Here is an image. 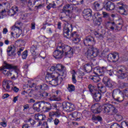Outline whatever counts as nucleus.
<instances>
[{
	"mask_svg": "<svg viewBox=\"0 0 128 128\" xmlns=\"http://www.w3.org/2000/svg\"><path fill=\"white\" fill-rule=\"evenodd\" d=\"M64 56L66 58H72L74 56V48L64 44H60L56 50L53 52V56L56 59L62 58Z\"/></svg>",
	"mask_w": 128,
	"mask_h": 128,
	"instance_id": "obj_1",
	"label": "nucleus"
},
{
	"mask_svg": "<svg viewBox=\"0 0 128 128\" xmlns=\"http://www.w3.org/2000/svg\"><path fill=\"white\" fill-rule=\"evenodd\" d=\"M88 88L95 102H100L102 98L104 96V92H106V87L103 86L101 83L98 84L97 87L90 84L88 86Z\"/></svg>",
	"mask_w": 128,
	"mask_h": 128,
	"instance_id": "obj_2",
	"label": "nucleus"
},
{
	"mask_svg": "<svg viewBox=\"0 0 128 128\" xmlns=\"http://www.w3.org/2000/svg\"><path fill=\"white\" fill-rule=\"evenodd\" d=\"M72 24L65 26L63 27V34L66 38H72L74 44H78L80 42V36L76 32H72Z\"/></svg>",
	"mask_w": 128,
	"mask_h": 128,
	"instance_id": "obj_3",
	"label": "nucleus"
},
{
	"mask_svg": "<svg viewBox=\"0 0 128 128\" xmlns=\"http://www.w3.org/2000/svg\"><path fill=\"white\" fill-rule=\"evenodd\" d=\"M13 68H14V64H8L6 61H4L2 66L0 67V72H2L6 76H12L10 72L8 70H12Z\"/></svg>",
	"mask_w": 128,
	"mask_h": 128,
	"instance_id": "obj_4",
	"label": "nucleus"
},
{
	"mask_svg": "<svg viewBox=\"0 0 128 128\" xmlns=\"http://www.w3.org/2000/svg\"><path fill=\"white\" fill-rule=\"evenodd\" d=\"M98 49L96 48L93 46L90 47L87 51L85 52V56H87V58H96V56L98 55Z\"/></svg>",
	"mask_w": 128,
	"mask_h": 128,
	"instance_id": "obj_5",
	"label": "nucleus"
},
{
	"mask_svg": "<svg viewBox=\"0 0 128 128\" xmlns=\"http://www.w3.org/2000/svg\"><path fill=\"white\" fill-rule=\"evenodd\" d=\"M112 70H108V67L102 66V68L96 67L94 69V73L98 76H104V73L106 72H110Z\"/></svg>",
	"mask_w": 128,
	"mask_h": 128,
	"instance_id": "obj_6",
	"label": "nucleus"
},
{
	"mask_svg": "<svg viewBox=\"0 0 128 128\" xmlns=\"http://www.w3.org/2000/svg\"><path fill=\"white\" fill-rule=\"evenodd\" d=\"M13 66H14V68L12 69L13 70L10 73L11 76H12L11 77V80H18V76L22 74V72H20V70L18 68V66L13 65Z\"/></svg>",
	"mask_w": 128,
	"mask_h": 128,
	"instance_id": "obj_7",
	"label": "nucleus"
},
{
	"mask_svg": "<svg viewBox=\"0 0 128 128\" xmlns=\"http://www.w3.org/2000/svg\"><path fill=\"white\" fill-rule=\"evenodd\" d=\"M126 72H128V68L124 66H122L121 68L117 72L118 74V78L120 80H124L128 76Z\"/></svg>",
	"mask_w": 128,
	"mask_h": 128,
	"instance_id": "obj_8",
	"label": "nucleus"
},
{
	"mask_svg": "<svg viewBox=\"0 0 128 128\" xmlns=\"http://www.w3.org/2000/svg\"><path fill=\"white\" fill-rule=\"evenodd\" d=\"M84 44L86 46H94L96 44L94 38L90 36H88L84 38Z\"/></svg>",
	"mask_w": 128,
	"mask_h": 128,
	"instance_id": "obj_9",
	"label": "nucleus"
},
{
	"mask_svg": "<svg viewBox=\"0 0 128 128\" xmlns=\"http://www.w3.org/2000/svg\"><path fill=\"white\" fill-rule=\"evenodd\" d=\"M102 82L105 84L106 88H114L116 82H112L108 76H104L102 79Z\"/></svg>",
	"mask_w": 128,
	"mask_h": 128,
	"instance_id": "obj_10",
	"label": "nucleus"
},
{
	"mask_svg": "<svg viewBox=\"0 0 128 128\" xmlns=\"http://www.w3.org/2000/svg\"><path fill=\"white\" fill-rule=\"evenodd\" d=\"M62 75L60 74L59 76L57 75V77L55 79L52 78L50 84L53 86H58V84H62V82L64 78V77H62Z\"/></svg>",
	"mask_w": 128,
	"mask_h": 128,
	"instance_id": "obj_11",
	"label": "nucleus"
},
{
	"mask_svg": "<svg viewBox=\"0 0 128 128\" xmlns=\"http://www.w3.org/2000/svg\"><path fill=\"white\" fill-rule=\"evenodd\" d=\"M116 94H118L120 96V90H113L112 98H114V100H115L116 102H124V96H118Z\"/></svg>",
	"mask_w": 128,
	"mask_h": 128,
	"instance_id": "obj_12",
	"label": "nucleus"
},
{
	"mask_svg": "<svg viewBox=\"0 0 128 128\" xmlns=\"http://www.w3.org/2000/svg\"><path fill=\"white\" fill-rule=\"evenodd\" d=\"M104 8L106 10H114L116 8L114 4L108 0H106L104 2Z\"/></svg>",
	"mask_w": 128,
	"mask_h": 128,
	"instance_id": "obj_13",
	"label": "nucleus"
},
{
	"mask_svg": "<svg viewBox=\"0 0 128 128\" xmlns=\"http://www.w3.org/2000/svg\"><path fill=\"white\" fill-rule=\"evenodd\" d=\"M60 20H62V22H66L68 25L65 24L64 26H70V24H68V20H70V14H68V11H67L66 12H62V14L61 16L60 17Z\"/></svg>",
	"mask_w": 128,
	"mask_h": 128,
	"instance_id": "obj_14",
	"label": "nucleus"
},
{
	"mask_svg": "<svg viewBox=\"0 0 128 128\" xmlns=\"http://www.w3.org/2000/svg\"><path fill=\"white\" fill-rule=\"evenodd\" d=\"M56 70H58L59 72H60V73L57 72L58 74H56V76H60V74H61L62 76V78H64V76L66 78V68L64 66H63L60 64H58L56 66Z\"/></svg>",
	"mask_w": 128,
	"mask_h": 128,
	"instance_id": "obj_15",
	"label": "nucleus"
},
{
	"mask_svg": "<svg viewBox=\"0 0 128 128\" xmlns=\"http://www.w3.org/2000/svg\"><path fill=\"white\" fill-rule=\"evenodd\" d=\"M107 60L110 62H116L118 60V53L114 52L108 54Z\"/></svg>",
	"mask_w": 128,
	"mask_h": 128,
	"instance_id": "obj_16",
	"label": "nucleus"
},
{
	"mask_svg": "<svg viewBox=\"0 0 128 128\" xmlns=\"http://www.w3.org/2000/svg\"><path fill=\"white\" fill-rule=\"evenodd\" d=\"M62 108L66 109L69 112H72L74 110V105L68 102H63L62 104Z\"/></svg>",
	"mask_w": 128,
	"mask_h": 128,
	"instance_id": "obj_17",
	"label": "nucleus"
},
{
	"mask_svg": "<svg viewBox=\"0 0 128 128\" xmlns=\"http://www.w3.org/2000/svg\"><path fill=\"white\" fill-rule=\"evenodd\" d=\"M118 5L119 6L118 12L120 14H122L123 16H128V10H126L124 4L121 2H120L118 3Z\"/></svg>",
	"mask_w": 128,
	"mask_h": 128,
	"instance_id": "obj_18",
	"label": "nucleus"
},
{
	"mask_svg": "<svg viewBox=\"0 0 128 128\" xmlns=\"http://www.w3.org/2000/svg\"><path fill=\"white\" fill-rule=\"evenodd\" d=\"M110 128H128V122L126 120L121 122L120 125L118 123H114L110 126Z\"/></svg>",
	"mask_w": 128,
	"mask_h": 128,
	"instance_id": "obj_19",
	"label": "nucleus"
},
{
	"mask_svg": "<svg viewBox=\"0 0 128 128\" xmlns=\"http://www.w3.org/2000/svg\"><path fill=\"white\" fill-rule=\"evenodd\" d=\"M91 110L94 114H100L102 112V106L98 103L94 104L91 106Z\"/></svg>",
	"mask_w": 128,
	"mask_h": 128,
	"instance_id": "obj_20",
	"label": "nucleus"
},
{
	"mask_svg": "<svg viewBox=\"0 0 128 128\" xmlns=\"http://www.w3.org/2000/svg\"><path fill=\"white\" fill-rule=\"evenodd\" d=\"M14 83L12 82V81L10 80H4L2 82V88L4 90H10V88H12Z\"/></svg>",
	"mask_w": 128,
	"mask_h": 128,
	"instance_id": "obj_21",
	"label": "nucleus"
},
{
	"mask_svg": "<svg viewBox=\"0 0 128 128\" xmlns=\"http://www.w3.org/2000/svg\"><path fill=\"white\" fill-rule=\"evenodd\" d=\"M45 103L46 102L44 101L38 102L34 103L32 106L33 110L38 112H40V108H42Z\"/></svg>",
	"mask_w": 128,
	"mask_h": 128,
	"instance_id": "obj_22",
	"label": "nucleus"
},
{
	"mask_svg": "<svg viewBox=\"0 0 128 128\" xmlns=\"http://www.w3.org/2000/svg\"><path fill=\"white\" fill-rule=\"evenodd\" d=\"M92 10L90 8L85 9L83 11V16L86 20H90L92 18Z\"/></svg>",
	"mask_w": 128,
	"mask_h": 128,
	"instance_id": "obj_23",
	"label": "nucleus"
},
{
	"mask_svg": "<svg viewBox=\"0 0 128 128\" xmlns=\"http://www.w3.org/2000/svg\"><path fill=\"white\" fill-rule=\"evenodd\" d=\"M70 118H73L74 120H77V122H80V120H82V113L74 112L72 114H70L69 116Z\"/></svg>",
	"mask_w": 128,
	"mask_h": 128,
	"instance_id": "obj_24",
	"label": "nucleus"
},
{
	"mask_svg": "<svg viewBox=\"0 0 128 128\" xmlns=\"http://www.w3.org/2000/svg\"><path fill=\"white\" fill-rule=\"evenodd\" d=\"M112 104H105L102 106V111L103 112L104 114H110L112 110Z\"/></svg>",
	"mask_w": 128,
	"mask_h": 128,
	"instance_id": "obj_25",
	"label": "nucleus"
},
{
	"mask_svg": "<svg viewBox=\"0 0 128 128\" xmlns=\"http://www.w3.org/2000/svg\"><path fill=\"white\" fill-rule=\"evenodd\" d=\"M56 74H58V72H56L54 73H48L47 76L45 78V80L46 82H48L49 84H50V82H52V80L54 78L55 76H56Z\"/></svg>",
	"mask_w": 128,
	"mask_h": 128,
	"instance_id": "obj_26",
	"label": "nucleus"
},
{
	"mask_svg": "<svg viewBox=\"0 0 128 128\" xmlns=\"http://www.w3.org/2000/svg\"><path fill=\"white\" fill-rule=\"evenodd\" d=\"M36 96L38 100H44V98H50V94L46 92H44L36 94Z\"/></svg>",
	"mask_w": 128,
	"mask_h": 128,
	"instance_id": "obj_27",
	"label": "nucleus"
},
{
	"mask_svg": "<svg viewBox=\"0 0 128 128\" xmlns=\"http://www.w3.org/2000/svg\"><path fill=\"white\" fill-rule=\"evenodd\" d=\"M38 48H40V46H38V42H36L35 44L31 46L30 50L33 56H36V50Z\"/></svg>",
	"mask_w": 128,
	"mask_h": 128,
	"instance_id": "obj_28",
	"label": "nucleus"
},
{
	"mask_svg": "<svg viewBox=\"0 0 128 128\" xmlns=\"http://www.w3.org/2000/svg\"><path fill=\"white\" fill-rule=\"evenodd\" d=\"M16 52V47L14 46H8L7 48V54L9 56H14Z\"/></svg>",
	"mask_w": 128,
	"mask_h": 128,
	"instance_id": "obj_29",
	"label": "nucleus"
},
{
	"mask_svg": "<svg viewBox=\"0 0 128 128\" xmlns=\"http://www.w3.org/2000/svg\"><path fill=\"white\" fill-rule=\"evenodd\" d=\"M48 2L49 4L46 8L48 10H50L52 8H54L56 6V4L54 2V0H48L47 3Z\"/></svg>",
	"mask_w": 128,
	"mask_h": 128,
	"instance_id": "obj_30",
	"label": "nucleus"
},
{
	"mask_svg": "<svg viewBox=\"0 0 128 128\" xmlns=\"http://www.w3.org/2000/svg\"><path fill=\"white\" fill-rule=\"evenodd\" d=\"M44 104H46V106L42 107L43 112H50V110H52V104H50L48 102H46Z\"/></svg>",
	"mask_w": 128,
	"mask_h": 128,
	"instance_id": "obj_31",
	"label": "nucleus"
},
{
	"mask_svg": "<svg viewBox=\"0 0 128 128\" xmlns=\"http://www.w3.org/2000/svg\"><path fill=\"white\" fill-rule=\"evenodd\" d=\"M72 6V4H66L65 6H64L62 9V12H68V14L70 12V10H73Z\"/></svg>",
	"mask_w": 128,
	"mask_h": 128,
	"instance_id": "obj_32",
	"label": "nucleus"
},
{
	"mask_svg": "<svg viewBox=\"0 0 128 128\" xmlns=\"http://www.w3.org/2000/svg\"><path fill=\"white\" fill-rule=\"evenodd\" d=\"M84 68L86 72L90 73L92 72V66L90 64H86L84 65Z\"/></svg>",
	"mask_w": 128,
	"mask_h": 128,
	"instance_id": "obj_33",
	"label": "nucleus"
},
{
	"mask_svg": "<svg viewBox=\"0 0 128 128\" xmlns=\"http://www.w3.org/2000/svg\"><path fill=\"white\" fill-rule=\"evenodd\" d=\"M36 120H46V116L42 114H36L34 116Z\"/></svg>",
	"mask_w": 128,
	"mask_h": 128,
	"instance_id": "obj_34",
	"label": "nucleus"
},
{
	"mask_svg": "<svg viewBox=\"0 0 128 128\" xmlns=\"http://www.w3.org/2000/svg\"><path fill=\"white\" fill-rule=\"evenodd\" d=\"M6 6H8V3L3 2L2 4L0 3V14H4L6 12L4 9Z\"/></svg>",
	"mask_w": 128,
	"mask_h": 128,
	"instance_id": "obj_35",
	"label": "nucleus"
},
{
	"mask_svg": "<svg viewBox=\"0 0 128 128\" xmlns=\"http://www.w3.org/2000/svg\"><path fill=\"white\" fill-rule=\"evenodd\" d=\"M11 30L12 32H14V34H17L18 32H22V30L20 27L14 26L12 27Z\"/></svg>",
	"mask_w": 128,
	"mask_h": 128,
	"instance_id": "obj_36",
	"label": "nucleus"
},
{
	"mask_svg": "<svg viewBox=\"0 0 128 128\" xmlns=\"http://www.w3.org/2000/svg\"><path fill=\"white\" fill-rule=\"evenodd\" d=\"M106 26H108L107 27V28L108 30H114V26H116V24H114V22H108L106 24Z\"/></svg>",
	"mask_w": 128,
	"mask_h": 128,
	"instance_id": "obj_37",
	"label": "nucleus"
},
{
	"mask_svg": "<svg viewBox=\"0 0 128 128\" xmlns=\"http://www.w3.org/2000/svg\"><path fill=\"white\" fill-rule=\"evenodd\" d=\"M49 116L50 118H58L60 116V113L58 111L50 112L49 113Z\"/></svg>",
	"mask_w": 128,
	"mask_h": 128,
	"instance_id": "obj_38",
	"label": "nucleus"
},
{
	"mask_svg": "<svg viewBox=\"0 0 128 128\" xmlns=\"http://www.w3.org/2000/svg\"><path fill=\"white\" fill-rule=\"evenodd\" d=\"M67 90L69 92H74L76 90V87L74 86L72 84H68L67 86Z\"/></svg>",
	"mask_w": 128,
	"mask_h": 128,
	"instance_id": "obj_39",
	"label": "nucleus"
},
{
	"mask_svg": "<svg viewBox=\"0 0 128 128\" xmlns=\"http://www.w3.org/2000/svg\"><path fill=\"white\" fill-rule=\"evenodd\" d=\"M90 79L91 80H93L94 82H100V77L96 76H90Z\"/></svg>",
	"mask_w": 128,
	"mask_h": 128,
	"instance_id": "obj_40",
	"label": "nucleus"
},
{
	"mask_svg": "<svg viewBox=\"0 0 128 128\" xmlns=\"http://www.w3.org/2000/svg\"><path fill=\"white\" fill-rule=\"evenodd\" d=\"M23 4H27L28 6H34V4H32V0H22Z\"/></svg>",
	"mask_w": 128,
	"mask_h": 128,
	"instance_id": "obj_41",
	"label": "nucleus"
},
{
	"mask_svg": "<svg viewBox=\"0 0 128 128\" xmlns=\"http://www.w3.org/2000/svg\"><path fill=\"white\" fill-rule=\"evenodd\" d=\"M16 12H18V7L17 6H13L12 10H10V12H12L11 16H14L15 14H16Z\"/></svg>",
	"mask_w": 128,
	"mask_h": 128,
	"instance_id": "obj_42",
	"label": "nucleus"
},
{
	"mask_svg": "<svg viewBox=\"0 0 128 128\" xmlns=\"http://www.w3.org/2000/svg\"><path fill=\"white\" fill-rule=\"evenodd\" d=\"M93 8L95 10H100V5L98 2H95L93 4Z\"/></svg>",
	"mask_w": 128,
	"mask_h": 128,
	"instance_id": "obj_43",
	"label": "nucleus"
},
{
	"mask_svg": "<svg viewBox=\"0 0 128 128\" xmlns=\"http://www.w3.org/2000/svg\"><path fill=\"white\" fill-rule=\"evenodd\" d=\"M54 26H52L48 28H46V32L49 34H52V32H54Z\"/></svg>",
	"mask_w": 128,
	"mask_h": 128,
	"instance_id": "obj_44",
	"label": "nucleus"
},
{
	"mask_svg": "<svg viewBox=\"0 0 128 128\" xmlns=\"http://www.w3.org/2000/svg\"><path fill=\"white\" fill-rule=\"evenodd\" d=\"M62 99L60 97H57L56 96H54L50 98V100L51 102L55 101V102H60Z\"/></svg>",
	"mask_w": 128,
	"mask_h": 128,
	"instance_id": "obj_45",
	"label": "nucleus"
},
{
	"mask_svg": "<svg viewBox=\"0 0 128 128\" xmlns=\"http://www.w3.org/2000/svg\"><path fill=\"white\" fill-rule=\"evenodd\" d=\"M62 104L60 103H57L56 104H55L53 106L54 108H56L58 110H62Z\"/></svg>",
	"mask_w": 128,
	"mask_h": 128,
	"instance_id": "obj_46",
	"label": "nucleus"
},
{
	"mask_svg": "<svg viewBox=\"0 0 128 128\" xmlns=\"http://www.w3.org/2000/svg\"><path fill=\"white\" fill-rule=\"evenodd\" d=\"M92 120H98V122H102V118L100 116H92Z\"/></svg>",
	"mask_w": 128,
	"mask_h": 128,
	"instance_id": "obj_47",
	"label": "nucleus"
},
{
	"mask_svg": "<svg viewBox=\"0 0 128 128\" xmlns=\"http://www.w3.org/2000/svg\"><path fill=\"white\" fill-rule=\"evenodd\" d=\"M39 88H40V90H48V86L46 84H43L40 85Z\"/></svg>",
	"mask_w": 128,
	"mask_h": 128,
	"instance_id": "obj_48",
	"label": "nucleus"
},
{
	"mask_svg": "<svg viewBox=\"0 0 128 128\" xmlns=\"http://www.w3.org/2000/svg\"><path fill=\"white\" fill-rule=\"evenodd\" d=\"M94 36H96V38L98 40H102L103 38L102 36V34H100L98 32H94Z\"/></svg>",
	"mask_w": 128,
	"mask_h": 128,
	"instance_id": "obj_49",
	"label": "nucleus"
},
{
	"mask_svg": "<svg viewBox=\"0 0 128 128\" xmlns=\"http://www.w3.org/2000/svg\"><path fill=\"white\" fill-rule=\"evenodd\" d=\"M110 112L112 114H116L118 112V109L112 105Z\"/></svg>",
	"mask_w": 128,
	"mask_h": 128,
	"instance_id": "obj_50",
	"label": "nucleus"
},
{
	"mask_svg": "<svg viewBox=\"0 0 128 128\" xmlns=\"http://www.w3.org/2000/svg\"><path fill=\"white\" fill-rule=\"evenodd\" d=\"M69 2H72L71 6H78L79 2L78 1H76V0H68Z\"/></svg>",
	"mask_w": 128,
	"mask_h": 128,
	"instance_id": "obj_51",
	"label": "nucleus"
},
{
	"mask_svg": "<svg viewBox=\"0 0 128 128\" xmlns=\"http://www.w3.org/2000/svg\"><path fill=\"white\" fill-rule=\"evenodd\" d=\"M102 18H98V19L94 22L95 26H100V24H102Z\"/></svg>",
	"mask_w": 128,
	"mask_h": 128,
	"instance_id": "obj_52",
	"label": "nucleus"
},
{
	"mask_svg": "<svg viewBox=\"0 0 128 128\" xmlns=\"http://www.w3.org/2000/svg\"><path fill=\"white\" fill-rule=\"evenodd\" d=\"M115 119L118 122H120V120H122V115H120V114H116L115 116Z\"/></svg>",
	"mask_w": 128,
	"mask_h": 128,
	"instance_id": "obj_53",
	"label": "nucleus"
},
{
	"mask_svg": "<svg viewBox=\"0 0 128 128\" xmlns=\"http://www.w3.org/2000/svg\"><path fill=\"white\" fill-rule=\"evenodd\" d=\"M96 64H98V62L96 61V59H92L90 65L92 66H96Z\"/></svg>",
	"mask_w": 128,
	"mask_h": 128,
	"instance_id": "obj_54",
	"label": "nucleus"
},
{
	"mask_svg": "<svg viewBox=\"0 0 128 128\" xmlns=\"http://www.w3.org/2000/svg\"><path fill=\"white\" fill-rule=\"evenodd\" d=\"M28 56V50L24 51L22 54V58L23 60H26Z\"/></svg>",
	"mask_w": 128,
	"mask_h": 128,
	"instance_id": "obj_55",
	"label": "nucleus"
},
{
	"mask_svg": "<svg viewBox=\"0 0 128 128\" xmlns=\"http://www.w3.org/2000/svg\"><path fill=\"white\" fill-rule=\"evenodd\" d=\"M72 82L73 84H76V72H74V73L72 74Z\"/></svg>",
	"mask_w": 128,
	"mask_h": 128,
	"instance_id": "obj_56",
	"label": "nucleus"
},
{
	"mask_svg": "<svg viewBox=\"0 0 128 128\" xmlns=\"http://www.w3.org/2000/svg\"><path fill=\"white\" fill-rule=\"evenodd\" d=\"M0 124L3 126V128H6L7 126L6 120V119L2 120V122H0Z\"/></svg>",
	"mask_w": 128,
	"mask_h": 128,
	"instance_id": "obj_57",
	"label": "nucleus"
},
{
	"mask_svg": "<svg viewBox=\"0 0 128 128\" xmlns=\"http://www.w3.org/2000/svg\"><path fill=\"white\" fill-rule=\"evenodd\" d=\"M27 122H30L31 126H34V124H36V121L32 119V118H29L26 121Z\"/></svg>",
	"mask_w": 128,
	"mask_h": 128,
	"instance_id": "obj_58",
	"label": "nucleus"
},
{
	"mask_svg": "<svg viewBox=\"0 0 128 128\" xmlns=\"http://www.w3.org/2000/svg\"><path fill=\"white\" fill-rule=\"evenodd\" d=\"M24 47H22L18 49V51L17 52V54H18V56H21L22 52H24Z\"/></svg>",
	"mask_w": 128,
	"mask_h": 128,
	"instance_id": "obj_59",
	"label": "nucleus"
},
{
	"mask_svg": "<svg viewBox=\"0 0 128 128\" xmlns=\"http://www.w3.org/2000/svg\"><path fill=\"white\" fill-rule=\"evenodd\" d=\"M42 4V1L40 0H34V2H33L34 6H38V4Z\"/></svg>",
	"mask_w": 128,
	"mask_h": 128,
	"instance_id": "obj_60",
	"label": "nucleus"
},
{
	"mask_svg": "<svg viewBox=\"0 0 128 128\" xmlns=\"http://www.w3.org/2000/svg\"><path fill=\"white\" fill-rule=\"evenodd\" d=\"M106 96L107 98L110 99L111 98H112V93L107 92L106 94Z\"/></svg>",
	"mask_w": 128,
	"mask_h": 128,
	"instance_id": "obj_61",
	"label": "nucleus"
},
{
	"mask_svg": "<svg viewBox=\"0 0 128 128\" xmlns=\"http://www.w3.org/2000/svg\"><path fill=\"white\" fill-rule=\"evenodd\" d=\"M10 90H12L14 92H18V90H20V89L18 88L16 86H14V85L12 86V88H10Z\"/></svg>",
	"mask_w": 128,
	"mask_h": 128,
	"instance_id": "obj_62",
	"label": "nucleus"
},
{
	"mask_svg": "<svg viewBox=\"0 0 128 128\" xmlns=\"http://www.w3.org/2000/svg\"><path fill=\"white\" fill-rule=\"evenodd\" d=\"M123 94L128 98V88L123 90Z\"/></svg>",
	"mask_w": 128,
	"mask_h": 128,
	"instance_id": "obj_63",
	"label": "nucleus"
},
{
	"mask_svg": "<svg viewBox=\"0 0 128 128\" xmlns=\"http://www.w3.org/2000/svg\"><path fill=\"white\" fill-rule=\"evenodd\" d=\"M54 122L55 126H58V124H60V120L58 118H55Z\"/></svg>",
	"mask_w": 128,
	"mask_h": 128,
	"instance_id": "obj_64",
	"label": "nucleus"
}]
</instances>
